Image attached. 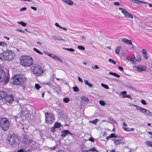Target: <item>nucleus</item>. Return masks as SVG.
Wrapping results in <instances>:
<instances>
[{
  "instance_id": "f257e3e1",
  "label": "nucleus",
  "mask_w": 152,
  "mask_h": 152,
  "mask_svg": "<svg viewBox=\"0 0 152 152\" xmlns=\"http://www.w3.org/2000/svg\"><path fill=\"white\" fill-rule=\"evenodd\" d=\"M26 80L25 76L20 74H18L12 77L10 82L15 85H21L23 84Z\"/></svg>"
},
{
  "instance_id": "f03ea898",
  "label": "nucleus",
  "mask_w": 152,
  "mask_h": 152,
  "mask_svg": "<svg viewBox=\"0 0 152 152\" xmlns=\"http://www.w3.org/2000/svg\"><path fill=\"white\" fill-rule=\"evenodd\" d=\"M7 139L9 144L13 147L18 146L20 142V138L15 134L8 135Z\"/></svg>"
},
{
  "instance_id": "7ed1b4c3",
  "label": "nucleus",
  "mask_w": 152,
  "mask_h": 152,
  "mask_svg": "<svg viewBox=\"0 0 152 152\" xmlns=\"http://www.w3.org/2000/svg\"><path fill=\"white\" fill-rule=\"evenodd\" d=\"M3 99L9 103H12L14 100L12 94L7 91H0V100Z\"/></svg>"
},
{
  "instance_id": "20e7f679",
  "label": "nucleus",
  "mask_w": 152,
  "mask_h": 152,
  "mask_svg": "<svg viewBox=\"0 0 152 152\" xmlns=\"http://www.w3.org/2000/svg\"><path fill=\"white\" fill-rule=\"evenodd\" d=\"M20 63L23 66L28 67L31 65L34 62L32 58L28 56H23L20 58Z\"/></svg>"
},
{
  "instance_id": "39448f33",
  "label": "nucleus",
  "mask_w": 152,
  "mask_h": 152,
  "mask_svg": "<svg viewBox=\"0 0 152 152\" xmlns=\"http://www.w3.org/2000/svg\"><path fill=\"white\" fill-rule=\"evenodd\" d=\"M14 52L11 50L5 51L0 53V59L3 60L11 61L14 57Z\"/></svg>"
},
{
  "instance_id": "423d86ee",
  "label": "nucleus",
  "mask_w": 152,
  "mask_h": 152,
  "mask_svg": "<svg viewBox=\"0 0 152 152\" xmlns=\"http://www.w3.org/2000/svg\"><path fill=\"white\" fill-rule=\"evenodd\" d=\"M0 127L4 131H7L9 128V122L5 118H0Z\"/></svg>"
},
{
  "instance_id": "0eeeda50",
  "label": "nucleus",
  "mask_w": 152,
  "mask_h": 152,
  "mask_svg": "<svg viewBox=\"0 0 152 152\" xmlns=\"http://www.w3.org/2000/svg\"><path fill=\"white\" fill-rule=\"evenodd\" d=\"M32 70L34 74L37 76H39L43 73V71L41 66L39 65H36L35 66H33L32 67Z\"/></svg>"
},
{
  "instance_id": "6e6552de",
  "label": "nucleus",
  "mask_w": 152,
  "mask_h": 152,
  "mask_svg": "<svg viewBox=\"0 0 152 152\" xmlns=\"http://www.w3.org/2000/svg\"><path fill=\"white\" fill-rule=\"evenodd\" d=\"M46 122L48 124L53 123L55 119L52 113L46 112L45 113Z\"/></svg>"
},
{
  "instance_id": "1a4fd4ad",
  "label": "nucleus",
  "mask_w": 152,
  "mask_h": 152,
  "mask_svg": "<svg viewBox=\"0 0 152 152\" xmlns=\"http://www.w3.org/2000/svg\"><path fill=\"white\" fill-rule=\"evenodd\" d=\"M10 79L8 76L6 77V74L4 70L1 68H0V83L4 81L5 82H8Z\"/></svg>"
},
{
  "instance_id": "9d476101",
  "label": "nucleus",
  "mask_w": 152,
  "mask_h": 152,
  "mask_svg": "<svg viewBox=\"0 0 152 152\" xmlns=\"http://www.w3.org/2000/svg\"><path fill=\"white\" fill-rule=\"evenodd\" d=\"M118 9L121 11L122 12L124 15L125 17L131 19H133V18L132 15L128 12L125 9L119 7Z\"/></svg>"
},
{
  "instance_id": "9b49d317",
  "label": "nucleus",
  "mask_w": 152,
  "mask_h": 152,
  "mask_svg": "<svg viewBox=\"0 0 152 152\" xmlns=\"http://www.w3.org/2000/svg\"><path fill=\"white\" fill-rule=\"evenodd\" d=\"M61 134L60 136L62 138H65L68 134H69L71 136L72 135V133L69 130L67 129L62 130L61 131Z\"/></svg>"
},
{
  "instance_id": "f8f14e48",
  "label": "nucleus",
  "mask_w": 152,
  "mask_h": 152,
  "mask_svg": "<svg viewBox=\"0 0 152 152\" xmlns=\"http://www.w3.org/2000/svg\"><path fill=\"white\" fill-rule=\"evenodd\" d=\"M112 140L113 141L115 145H117L120 144H123L124 143V142L123 139H112Z\"/></svg>"
},
{
  "instance_id": "ddd939ff",
  "label": "nucleus",
  "mask_w": 152,
  "mask_h": 152,
  "mask_svg": "<svg viewBox=\"0 0 152 152\" xmlns=\"http://www.w3.org/2000/svg\"><path fill=\"white\" fill-rule=\"evenodd\" d=\"M133 106L136 107V108L138 110H139L143 114H145L146 109L142 108L138 106L136 104H133Z\"/></svg>"
},
{
  "instance_id": "4468645a",
  "label": "nucleus",
  "mask_w": 152,
  "mask_h": 152,
  "mask_svg": "<svg viewBox=\"0 0 152 152\" xmlns=\"http://www.w3.org/2000/svg\"><path fill=\"white\" fill-rule=\"evenodd\" d=\"M124 86L127 88H129L130 89L133 90L134 91H136V88L133 87L129 83H126L124 85Z\"/></svg>"
},
{
  "instance_id": "2eb2a0df",
  "label": "nucleus",
  "mask_w": 152,
  "mask_h": 152,
  "mask_svg": "<svg viewBox=\"0 0 152 152\" xmlns=\"http://www.w3.org/2000/svg\"><path fill=\"white\" fill-rule=\"evenodd\" d=\"M122 41L126 45H131L133 46L132 41L130 40H128L125 38H123L122 39Z\"/></svg>"
},
{
  "instance_id": "dca6fc26",
  "label": "nucleus",
  "mask_w": 152,
  "mask_h": 152,
  "mask_svg": "<svg viewBox=\"0 0 152 152\" xmlns=\"http://www.w3.org/2000/svg\"><path fill=\"white\" fill-rule=\"evenodd\" d=\"M135 67L137 68V70L140 72H141L142 71H145L146 69V67L145 66H142V67L135 66Z\"/></svg>"
},
{
  "instance_id": "f3484780",
  "label": "nucleus",
  "mask_w": 152,
  "mask_h": 152,
  "mask_svg": "<svg viewBox=\"0 0 152 152\" xmlns=\"http://www.w3.org/2000/svg\"><path fill=\"white\" fill-rule=\"evenodd\" d=\"M20 110L22 114L23 113H25L27 111L26 105H22V106H20Z\"/></svg>"
},
{
  "instance_id": "a211bd4d",
  "label": "nucleus",
  "mask_w": 152,
  "mask_h": 152,
  "mask_svg": "<svg viewBox=\"0 0 152 152\" xmlns=\"http://www.w3.org/2000/svg\"><path fill=\"white\" fill-rule=\"evenodd\" d=\"M130 1L133 2L134 3L138 4H141L142 3H145V2L139 0H129Z\"/></svg>"
},
{
  "instance_id": "6ab92c4d",
  "label": "nucleus",
  "mask_w": 152,
  "mask_h": 152,
  "mask_svg": "<svg viewBox=\"0 0 152 152\" xmlns=\"http://www.w3.org/2000/svg\"><path fill=\"white\" fill-rule=\"evenodd\" d=\"M15 120L18 123H20L21 121L22 118L20 115H18L17 116H14Z\"/></svg>"
},
{
  "instance_id": "aec40b11",
  "label": "nucleus",
  "mask_w": 152,
  "mask_h": 152,
  "mask_svg": "<svg viewBox=\"0 0 152 152\" xmlns=\"http://www.w3.org/2000/svg\"><path fill=\"white\" fill-rule=\"evenodd\" d=\"M127 94V92L125 91H123L120 92L119 94V96L122 98H125V96Z\"/></svg>"
},
{
  "instance_id": "412c9836",
  "label": "nucleus",
  "mask_w": 152,
  "mask_h": 152,
  "mask_svg": "<svg viewBox=\"0 0 152 152\" xmlns=\"http://www.w3.org/2000/svg\"><path fill=\"white\" fill-rule=\"evenodd\" d=\"M31 140L27 137H25L23 139V141L25 144L29 143L30 142Z\"/></svg>"
},
{
  "instance_id": "4be33fe9",
  "label": "nucleus",
  "mask_w": 152,
  "mask_h": 152,
  "mask_svg": "<svg viewBox=\"0 0 152 152\" xmlns=\"http://www.w3.org/2000/svg\"><path fill=\"white\" fill-rule=\"evenodd\" d=\"M53 58L55 60H57L59 62L61 63H62L63 62L61 58L58 57L56 55H54V56H53Z\"/></svg>"
},
{
  "instance_id": "5701e85b",
  "label": "nucleus",
  "mask_w": 152,
  "mask_h": 152,
  "mask_svg": "<svg viewBox=\"0 0 152 152\" xmlns=\"http://www.w3.org/2000/svg\"><path fill=\"white\" fill-rule=\"evenodd\" d=\"M62 126L61 124L59 122H57L55 123L54 126L55 128H60Z\"/></svg>"
},
{
  "instance_id": "b1692460",
  "label": "nucleus",
  "mask_w": 152,
  "mask_h": 152,
  "mask_svg": "<svg viewBox=\"0 0 152 152\" xmlns=\"http://www.w3.org/2000/svg\"><path fill=\"white\" fill-rule=\"evenodd\" d=\"M123 129L125 131L128 132L133 131L134 130V129L133 128H128L125 127L123 128Z\"/></svg>"
},
{
  "instance_id": "393cba45",
  "label": "nucleus",
  "mask_w": 152,
  "mask_h": 152,
  "mask_svg": "<svg viewBox=\"0 0 152 152\" xmlns=\"http://www.w3.org/2000/svg\"><path fill=\"white\" fill-rule=\"evenodd\" d=\"M109 74L110 75H113V76L115 77H116L118 78H119L120 77V75H119L118 74H117L114 73L112 72H110Z\"/></svg>"
},
{
  "instance_id": "a878e982",
  "label": "nucleus",
  "mask_w": 152,
  "mask_h": 152,
  "mask_svg": "<svg viewBox=\"0 0 152 152\" xmlns=\"http://www.w3.org/2000/svg\"><path fill=\"white\" fill-rule=\"evenodd\" d=\"M121 48V47L120 46H118L117 48L115 51V52L116 54L119 55L120 50Z\"/></svg>"
},
{
  "instance_id": "bb28decb",
  "label": "nucleus",
  "mask_w": 152,
  "mask_h": 152,
  "mask_svg": "<svg viewBox=\"0 0 152 152\" xmlns=\"http://www.w3.org/2000/svg\"><path fill=\"white\" fill-rule=\"evenodd\" d=\"M81 100H83L85 102H87L88 101L89 99L87 97H86L84 96H82L81 97Z\"/></svg>"
},
{
  "instance_id": "cd10ccee",
  "label": "nucleus",
  "mask_w": 152,
  "mask_h": 152,
  "mask_svg": "<svg viewBox=\"0 0 152 152\" xmlns=\"http://www.w3.org/2000/svg\"><path fill=\"white\" fill-rule=\"evenodd\" d=\"M18 23L19 24L22 25V26L23 27L26 26V23L22 21H18Z\"/></svg>"
},
{
  "instance_id": "c85d7f7f",
  "label": "nucleus",
  "mask_w": 152,
  "mask_h": 152,
  "mask_svg": "<svg viewBox=\"0 0 152 152\" xmlns=\"http://www.w3.org/2000/svg\"><path fill=\"white\" fill-rule=\"evenodd\" d=\"M44 53L46 54V55L49 56L53 58V56H54V54H52L51 53H50L46 51H45L44 52Z\"/></svg>"
},
{
  "instance_id": "c756f323",
  "label": "nucleus",
  "mask_w": 152,
  "mask_h": 152,
  "mask_svg": "<svg viewBox=\"0 0 152 152\" xmlns=\"http://www.w3.org/2000/svg\"><path fill=\"white\" fill-rule=\"evenodd\" d=\"M89 151H93V152H98V150L96 149V148L95 147H93L92 148H90L89 149Z\"/></svg>"
},
{
  "instance_id": "7c9ffc66",
  "label": "nucleus",
  "mask_w": 152,
  "mask_h": 152,
  "mask_svg": "<svg viewBox=\"0 0 152 152\" xmlns=\"http://www.w3.org/2000/svg\"><path fill=\"white\" fill-rule=\"evenodd\" d=\"M33 49V50L34 51L36 52L37 53H39V54H43V53H42L39 50H38L37 48H34Z\"/></svg>"
},
{
  "instance_id": "2f4dec72",
  "label": "nucleus",
  "mask_w": 152,
  "mask_h": 152,
  "mask_svg": "<svg viewBox=\"0 0 152 152\" xmlns=\"http://www.w3.org/2000/svg\"><path fill=\"white\" fill-rule=\"evenodd\" d=\"M101 86L106 89H109V87L106 84H104L103 83H101Z\"/></svg>"
},
{
  "instance_id": "473e14b6",
  "label": "nucleus",
  "mask_w": 152,
  "mask_h": 152,
  "mask_svg": "<svg viewBox=\"0 0 152 152\" xmlns=\"http://www.w3.org/2000/svg\"><path fill=\"white\" fill-rule=\"evenodd\" d=\"M54 37L55 38V39L56 40H61L64 41V40L62 39H61L60 37H59L58 36H54Z\"/></svg>"
},
{
  "instance_id": "72a5a7b5",
  "label": "nucleus",
  "mask_w": 152,
  "mask_h": 152,
  "mask_svg": "<svg viewBox=\"0 0 152 152\" xmlns=\"http://www.w3.org/2000/svg\"><path fill=\"white\" fill-rule=\"evenodd\" d=\"M69 100L70 99L68 97L64 98L63 100V101L66 103L68 102Z\"/></svg>"
},
{
  "instance_id": "f704fd0d",
  "label": "nucleus",
  "mask_w": 152,
  "mask_h": 152,
  "mask_svg": "<svg viewBox=\"0 0 152 152\" xmlns=\"http://www.w3.org/2000/svg\"><path fill=\"white\" fill-rule=\"evenodd\" d=\"M73 89L74 92H77L79 91V88L76 86H75L73 87Z\"/></svg>"
},
{
  "instance_id": "c9c22d12",
  "label": "nucleus",
  "mask_w": 152,
  "mask_h": 152,
  "mask_svg": "<svg viewBox=\"0 0 152 152\" xmlns=\"http://www.w3.org/2000/svg\"><path fill=\"white\" fill-rule=\"evenodd\" d=\"M126 58L129 61H134L135 62H136L135 61H134V60L131 57H129L128 56H127L126 57Z\"/></svg>"
},
{
  "instance_id": "e433bc0d",
  "label": "nucleus",
  "mask_w": 152,
  "mask_h": 152,
  "mask_svg": "<svg viewBox=\"0 0 152 152\" xmlns=\"http://www.w3.org/2000/svg\"><path fill=\"white\" fill-rule=\"evenodd\" d=\"M7 46V44L4 42H0V46L4 47L6 46Z\"/></svg>"
},
{
  "instance_id": "4c0bfd02",
  "label": "nucleus",
  "mask_w": 152,
  "mask_h": 152,
  "mask_svg": "<svg viewBox=\"0 0 152 152\" xmlns=\"http://www.w3.org/2000/svg\"><path fill=\"white\" fill-rule=\"evenodd\" d=\"M108 61H109V62H110V63H112L114 65H115L116 64V62L112 59H111V58L109 59L108 60Z\"/></svg>"
},
{
  "instance_id": "58836bf2",
  "label": "nucleus",
  "mask_w": 152,
  "mask_h": 152,
  "mask_svg": "<svg viewBox=\"0 0 152 152\" xmlns=\"http://www.w3.org/2000/svg\"><path fill=\"white\" fill-rule=\"evenodd\" d=\"M135 59L137 62H140L141 60L139 56H136Z\"/></svg>"
},
{
  "instance_id": "ea45409f",
  "label": "nucleus",
  "mask_w": 152,
  "mask_h": 152,
  "mask_svg": "<svg viewBox=\"0 0 152 152\" xmlns=\"http://www.w3.org/2000/svg\"><path fill=\"white\" fill-rule=\"evenodd\" d=\"M109 136L110 137V138H116L117 137V136L116 135H115L113 133L111 134Z\"/></svg>"
},
{
  "instance_id": "a19ab883",
  "label": "nucleus",
  "mask_w": 152,
  "mask_h": 152,
  "mask_svg": "<svg viewBox=\"0 0 152 152\" xmlns=\"http://www.w3.org/2000/svg\"><path fill=\"white\" fill-rule=\"evenodd\" d=\"M98 121V119H96L95 120L93 121H90V122L92 123L93 124H96L97 122Z\"/></svg>"
},
{
  "instance_id": "79ce46f5",
  "label": "nucleus",
  "mask_w": 152,
  "mask_h": 152,
  "mask_svg": "<svg viewBox=\"0 0 152 152\" xmlns=\"http://www.w3.org/2000/svg\"><path fill=\"white\" fill-rule=\"evenodd\" d=\"M146 144L148 146H151L152 147V142L148 141L146 142Z\"/></svg>"
},
{
  "instance_id": "37998d69",
  "label": "nucleus",
  "mask_w": 152,
  "mask_h": 152,
  "mask_svg": "<svg viewBox=\"0 0 152 152\" xmlns=\"http://www.w3.org/2000/svg\"><path fill=\"white\" fill-rule=\"evenodd\" d=\"M41 87V86L38 84L36 83L35 84V88L39 90Z\"/></svg>"
},
{
  "instance_id": "c03bdc74",
  "label": "nucleus",
  "mask_w": 152,
  "mask_h": 152,
  "mask_svg": "<svg viewBox=\"0 0 152 152\" xmlns=\"http://www.w3.org/2000/svg\"><path fill=\"white\" fill-rule=\"evenodd\" d=\"M99 104L102 106H104L105 104V102L103 100H100L99 101Z\"/></svg>"
},
{
  "instance_id": "a18cd8bd",
  "label": "nucleus",
  "mask_w": 152,
  "mask_h": 152,
  "mask_svg": "<svg viewBox=\"0 0 152 152\" xmlns=\"http://www.w3.org/2000/svg\"><path fill=\"white\" fill-rule=\"evenodd\" d=\"M77 48L80 50H84L85 49V48L83 46L81 45H78L77 46Z\"/></svg>"
},
{
  "instance_id": "49530a36",
  "label": "nucleus",
  "mask_w": 152,
  "mask_h": 152,
  "mask_svg": "<svg viewBox=\"0 0 152 152\" xmlns=\"http://www.w3.org/2000/svg\"><path fill=\"white\" fill-rule=\"evenodd\" d=\"M43 84L46 85L50 86V82H44L42 83Z\"/></svg>"
},
{
  "instance_id": "de8ad7c7",
  "label": "nucleus",
  "mask_w": 152,
  "mask_h": 152,
  "mask_svg": "<svg viewBox=\"0 0 152 152\" xmlns=\"http://www.w3.org/2000/svg\"><path fill=\"white\" fill-rule=\"evenodd\" d=\"M92 68L93 69H99V67L97 65H95L94 66V67L93 66H92Z\"/></svg>"
},
{
  "instance_id": "09e8293b",
  "label": "nucleus",
  "mask_w": 152,
  "mask_h": 152,
  "mask_svg": "<svg viewBox=\"0 0 152 152\" xmlns=\"http://www.w3.org/2000/svg\"><path fill=\"white\" fill-rule=\"evenodd\" d=\"M141 103L144 105H146V102L145 100L144 99H142L141 101Z\"/></svg>"
},
{
  "instance_id": "8fccbe9b",
  "label": "nucleus",
  "mask_w": 152,
  "mask_h": 152,
  "mask_svg": "<svg viewBox=\"0 0 152 152\" xmlns=\"http://www.w3.org/2000/svg\"><path fill=\"white\" fill-rule=\"evenodd\" d=\"M88 140L91 142H94V139L93 137H90L88 139Z\"/></svg>"
},
{
  "instance_id": "3c124183",
  "label": "nucleus",
  "mask_w": 152,
  "mask_h": 152,
  "mask_svg": "<svg viewBox=\"0 0 152 152\" xmlns=\"http://www.w3.org/2000/svg\"><path fill=\"white\" fill-rule=\"evenodd\" d=\"M17 152H28L26 151H25L24 149H21L18 150Z\"/></svg>"
},
{
  "instance_id": "603ef678",
  "label": "nucleus",
  "mask_w": 152,
  "mask_h": 152,
  "mask_svg": "<svg viewBox=\"0 0 152 152\" xmlns=\"http://www.w3.org/2000/svg\"><path fill=\"white\" fill-rule=\"evenodd\" d=\"M145 114L147 115H148L149 113H150V112L148 110L146 109L145 111Z\"/></svg>"
},
{
  "instance_id": "864d4df0",
  "label": "nucleus",
  "mask_w": 152,
  "mask_h": 152,
  "mask_svg": "<svg viewBox=\"0 0 152 152\" xmlns=\"http://www.w3.org/2000/svg\"><path fill=\"white\" fill-rule=\"evenodd\" d=\"M113 4L115 6H118L120 5V3L118 2H113Z\"/></svg>"
},
{
  "instance_id": "5fc2aeb1",
  "label": "nucleus",
  "mask_w": 152,
  "mask_h": 152,
  "mask_svg": "<svg viewBox=\"0 0 152 152\" xmlns=\"http://www.w3.org/2000/svg\"><path fill=\"white\" fill-rule=\"evenodd\" d=\"M55 128L54 127V126L51 128V131L53 132H54L56 131Z\"/></svg>"
},
{
  "instance_id": "6e6d98bb",
  "label": "nucleus",
  "mask_w": 152,
  "mask_h": 152,
  "mask_svg": "<svg viewBox=\"0 0 152 152\" xmlns=\"http://www.w3.org/2000/svg\"><path fill=\"white\" fill-rule=\"evenodd\" d=\"M125 98H129V99H132L131 97V95H130V94H127L126 95V96H125Z\"/></svg>"
},
{
  "instance_id": "4d7b16f0",
  "label": "nucleus",
  "mask_w": 152,
  "mask_h": 152,
  "mask_svg": "<svg viewBox=\"0 0 152 152\" xmlns=\"http://www.w3.org/2000/svg\"><path fill=\"white\" fill-rule=\"evenodd\" d=\"M143 57H144V58L145 59H146L148 58V56H147V55L146 53L143 54Z\"/></svg>"
},
{
  "instance_id": "13d9d810",
  "label": "nucleus",
  "mask_w": 152,
  "mask_h": 152,
  "mask_svg": "<svg viewBox=\"0 0 152 152\" xmlns=\"http://www.w3.org/2000/svg\"><path fill=\"white\" fill-rule=\"evenodd\" d=\"M26 9H27V8L26 7H23L20 9V10L21 11H23L26 10Z\"/></svg>"
},
{
  "instance_id": "bf43d9fd",
  "label": "nucleus",
  "mask_w": 152,
  "mask_h": 152,
  "mask_svg": "<svg viewBox=\"0 0 152 152\" xmlns=\"http://www.w3.org/2000/svg\"><path fill=\"white\" fill-rule=\"evenodd\" d=\"M31 8L34 10L36 11L37 10V8L36 7H34L33 6H31Z\"/></svg>"
},
{
  "instance_id": "052dcab7",
  "label": "nucleus",
  "mask_w": 152,
  "mask_h": 152,
  "mask_svg": "<svg viewBox=\"0 0 152 152\" xmlns=\"http://www.w3.org/2000/svg\"><path fill=\"white\" fill-rule=\"evenodd\" d=\"M16 31H17L20 32H22V33H24V31H23L22 30L18 29H17L16 30Z\"/></svg>"
},
{
  "instance_id": "680f3d73",
  "label": "nucleus",
  "mask_w": 152,
  "mask_h": 152,
  "mask_svg": "<svg viewBox=\"0 0 152 152\" xmlns=\"http://www.w3.org/2000/svg\"><path fill=\"white\" fill-rule=\"evenodd\" d=\"M118 69L121 71H123V68L121 66H119L118 67Z\"/></svg>"
},
{
  "instance_id": "e2e57ef3",
  "label": "nucleus",
  "mask_w": 152,
  "mask_h": 152,
  "mask_svg": "<svg viewBox=\"0 0 152 152\" xmlns=\"http://www.w3.org/2000/svg\"><path fill=\"white\" fill-rule=\"evenodd\" d=\"M69 51L70 52H74L75 51V50L74 49L72 48H69Z\"/></svg>"
},
{
  "instance_id": "0e129e2a",
  "label": "nucleus",
  "mask_w": 152,
  "mask_h": 152,
  "mask_svg": "<svg viewBox=\"0 0 152 152\" xmlns=\"http://www.w3.org/2000/svg\"><path fill=\"white\" fill-rule=\"evenodd\" d=\"M142 53H143V54H145L146 53V50L145 49H143L142 51Z\"/></svg>"
},
{
  "instance_id": "69168bd1",
  "label": "nucleus",
  "mask_w": 152,
  "mask_h": 152,
  "mask_svg": "<svg viewBox=\"0 0 152 152\" xmlns=\"http://www.w3.org/2000/svg\"><path fill=\"white\" fill-rule=\"evenodd\" d=\"M56 148V147L55 146L52 147L50 148V150H55Z\"/></svg>"
},
{
  "instance_id": "338daca9",
  "label": "nucleus",
  "mask_w": 152,
  "mask_h": 152,
  "mask_svg": "<svg viewBox=\"0 0 152 152\" xmlns=\"http://www.w3.org/2000/svg\"><path fill=\"white\" fill-rule=\"evenodd\" d=\"M78 80L80 82L82 83L83 82L82 79L79 77H78Z\"/></svg>"
},
{
  "instance_id": "774afa93",
  "label": "nucleus",
  "mask_w": 152,
  "mask_h": 152,
  "mask_svg": "<svg viewBox=\"0 0 152 152\" xmlns=\"http://www.w3.org/2000/svg\"><path fill=\"white\" fill-rule=\"evenodd\" d=\"M84 81L86 85H87L89 83L88 81L87 80H84Z\"/></svg>"
}]
</instances>
